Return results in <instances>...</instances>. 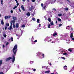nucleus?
Segmentation results:
<instances>
[{
	"instance_id": "c03bdc74",
	"label": "nucleus",
	"mask_w": 74,
	"mask_h": 74,
	"mask_svg": "<svg viewBox=\"0 0 74 74\" xmlns=\"http://www.w3.org/2000/svg\"><path fill=\"white\" fill-rule=\"evenodd\" d=\"M33 71H36V69H34L33 70Z\"/></svg>"
},
{
	"instance_id": "20e7f679",
	"label": "nucleus",
	"mask_w": 74,
	"mask_h": 74,
	"mask_svg": "<svg viewBox=\"0 0 74 74\" xmlns=\"http://www.w3.org/2000/svg\"><path fill=\"white\" fill-rule=\"evenodd\" d=\"M11 18V16H5V19H8V18Z\"/></svg>"
},
{
	"instance_id": "f03ea898",
	"label": "nucleus",
	"mask_w": 74,
	"mask_h": 74,
	"mask_svg": "<svg viewBox=\"0 0 74 74\" xmlns=\"http://www.w3.org/2000/svg\"><path fill=\"white\" fill-rule=\"evenodd\" d=\"M12 19H13V20L11 21V22H15L17 20V18L14 16L12 17Z\"/></svg>"
},
{
	"instance_id": "0e129e2a",
	"label": "nucleus",
	"mask_w": 74,
	"mask_h": 74,
	"mask_svg": "<svg viewBox=\"0 0 74 74\" xmlns=\"http://www.w3.org/2000/svg\"><path fill=\"white\" fill-rule=\"evenodd\" d=\"M49 64L50 65H52V64H51V62L49 63Z\"/></svg>"
},
{
	"instance_id": "7ed1b4c3",
	"label": "nucleus",
	"mask_w": 74,
	"mask_h": 74,
	"mask_svg": "<svg viewBox=\"0 0 74 74\" xmlns=\"http://www.w3.org/2000/svg\"><path fill=\"white\" fill-rule=\"evenodd\" d=\"M11 59H12V57H9V58H7L5 59V62H7L8 61H9Z\"/></svg>"
},
{
	"instance_id": "dca6fc26",
	"label": "nucleus",
	"mask_w": 74,
	"mask_h": 74,
	"mask_svg": "<svg viewBox=\"0 0 74 74\" xmlns=\"http://www.w3.org/2000/svg\"><path fill=\"white\" fill-rule=\"evenodd\" d=\"M50 73V71H45V73H46V74H48V73Z\"/></svg>"
},
{
	"instance_id": "49530a36",
	"label": "nucleus",
	"mask_w": 74,
	"mask_h": 74,
	"mask_svg": "<svg viewBox=\"0 0 74 74\" xmlns=\"http://www.w3.org/2000/svg\"><path fill=\"white\" fill-rule=\"evenodd\" d=\"M18 10H19V12H21V9L19 8V9H18Z\"/></svg>"
},
{
	"instance_id": "72a5a7b5",
	"label": "nucleus",
	"mask_w": 74,
	"mask_h": 74,
	"mask_svg": "<svg viewBox=\"0 0 74 74\" xmlns=\"http://www.w3.org/2000/svg\"><path fill=\"white\" fill-rule=\"evenodd\" d=\"M11 41H13V38L11 37Z\"/></svg>"
},
{
	"instance_id": "412c9836",
	"label": "nucleus",
	"mask_w": 74,
	"mask_h": 74,
	"mask_svg": "<svg viewBox=\"0 0 74 74\" xmlns=\"http://www.w3.org/2000/svg\"><path fill=\"white\" fill-rule=\"evenodd\" d=\"M64 9L66 11H68V10H69V8H65Z\"/></svg>"
},
{
	"instance_id": "5fc2aeb1",
	"label": "nucleus",
	"mask_w": 74,
	"mask_h": 74,
	"mask_svg": "<svg viewBox=\"0 0 74 74\" xmlns=\"http://www.w3.org/2000/svg\"><path fill=\"white\" fill-rule=\"evenodd\" d=\"M39 27H41V24H39Z\"/></svg>"
},
{
	"instance_id": "473e14b6",
	"label": "nucleus",
	"mask_w": 74,
	"mask_h": 74,
	"mask_svg": "<svg viewBox=\"0 0 74 74\" xmlns=\"http://www.w3.org/2000/svg\"><path fill=\"white\" fill-rule=\"evenodd\" d=\"M62 24H60L59 25V27H60V26H62Z\"/></svg>"
},
{
	"instance_id": "680f3d73",
	"label": "nucleus",
	"mask_w": 74,
	"mask_h": 74,
	"mask_svg": "<svg viewBox=\"0 0 74 74\" xmlns=\"http://www.w3.org/2000/svg\"><path fill=\"white\" fill-rule=\"evenodd\" d=\"M71 29L72 31L73 30V28H72V27L71 28Z\"/></svg>"
},
{
	"instance_id": "f257e3e1",
	"label": "nucleus",
	"mask_w": 74,
	"mask_h": 74,
	"mask_svg": "<svg viewBox=\"0 0 74 74\" xmlns=\"http://www.w3.org/2000/svg\"><path fill=\"white\" fill-rule=\"evenodd\" d=\"M17 48H18V45H15L12 49L13 52L14 53V54L12 55V62L13 63H14V62H15V56L16 54V52H17L18 51Z\"/></svg>"
},
{
	"instance_id": "a878e982",
	"label": "nucleus",
	"mask_w": 74,
	"mask_h": 74,
	"mask_svg": "<svg viewBox=\"0 0 74 74\" xmlns=\"http://www.w3.org/2000/svg\"><path fill=\"white\" fill-rule=\"evenodd\" d=\"M58 15L59 16H62V14H58Z\"/></svg>"
},
{
	"instance_id": "13d9d810",
	"label": "nucleus",
	"mask_w": 74,
	"mask_h": 74,
	"mask_svg": "<svg viewBox=\"0 0 74 74\" xmlns=\"http://www.w3.org/2000/svg\"><path fill=\"white\" fill-rule=\"evenodd\" d=\"M29 0H27V2L28 3H29V2H30Z\"/></svg>"
},
{
	"instance_id": "6e6552de",
	"label": "nucleus",
	"mask_w": 74,
	"mask_h": 74,
	"mask_svg": "<svg viewBox=\"0 0 74 74\" xmlns=\"http://www.w3.org/2000/svg\"><path fill=\"white\" fill-rule=\"evenodd\" d=\"M16 28H18V27H19V23H17L16 24Z\"/></svg>"
},
{
	"instance_id": "09e8293b",
	"label": "nucleus",
	"mask_w": 74,
	"mask_h": 74,
	"mask_svg": "<svg viewBox=\"0 0 74 74\" xmlns=\"http://www.w3.org/2000/svg\"><path fill=\"white\" fill-rule=\"evenodd\" d=\"M0 74H4V73H3V72H0Z\"/></svg>"
},
{
	"instance_id": "3c124183",
	"label": "nucleus",
	"mask_w": 74,
	"mask_h": 74,
	"mask_svg": "<svg viewBox=\"0 0 74 74\" xmlns=\"http://www.w3.org/2000/svg\"><path fill=\"white\" fill-rule=\"evenodd\" d=\"M72 38L71 39L72 40H74V38Z\"/></svg>"
},
{
	"instance_id": "79ce46f5",
	"label": "nucleus",
	"mask_w": 74,
	"mask_h": 74,
	"mask_svg": "<svg viewBox=\"0 0 74 74\" xmlns=\"http://www.w3.org/2000/svg\"><path fill=\"white\" fill-rule=\"evenodd\" d=\"M42 56H43L42 57L43 58H44V54H42Z\"/></svg>"
},
{
	"instance_id": "2f4dec72",
	"label": "nucleus",
	"mask_w": 74,
	"mask_h": 74,
	"mask_svg": "<svg viewBox=\"0 0 74 74\" xmlns=\"http://www.w3.org/2000/svg\"><path fill=\"white\" fill-rule=\"evenodd\" d=\"M22 27H25V25H23L22 26Z\"/></svg>"
},
{
	"instance_id": "bf43d9fd",
	"label": "nucleus",
	"mask_w": 74,
	"mask_h": 74,
	"mask_svg": "<svg viewBox=\"0 0 74 74\" xmlns=\"http://www.w3.org/2000/svg\"><path fill=\"white\" fill-rule=\"evenodd\" d=\"M9 44V43L8 42H7L6 44V45H8V44Z\"/></svg>"
},
{
	"instance_id": "052dcab7",
	"label": "nucleus",
	"mask_w": 74,
	"mask_h": 74,
	"mask_svg": "<svg viewBox=\"0 0 74 74\" xmlns=\"http://www.w3.org/2000/svg\"><path fill=\"white\" fill-rule=\"evenodd\" d=\"M58 23V21H56V23Z\"/></svg>"
},
{
	"instance_id": "ea45409f",
	"label": "nucleus",
	"mask_w": 74,
	"mask_h": 74,
	"mask_svg": "<svg viewBox=\"0 0 74 74\" xmlns=\"http://www.w3.org/2000/svg\"><path fill=\"white\" fill-rule=\"evenodd\" d=\"M7 29V26H6L5 27V30H6Z\"/></svg>"
},
{
	"instance_id": "c756f323",
	"label": "nucleus",
	"mask_w": 74,
	"mask_h": 74,
	"mask_svg": "<svg viewBox=\"0 0 74 74\" xmlns=\"http://www.w3.org/2000/svg\"><path fill=\"white\" fill-rule=\"evenodd\" d=\"M61 58L62 59H64V60H65V59H66V58H65L64 57H62Z\"/></svg>"
},
{
	"instance_id": "0eeeda50",
	"label": "nucleus",
	"mask_w": 74,
	"mask_h": 74,
	"mask_svg": "<svg viewBox=\"0 0 74 74\" xmlns=\"http://www.w3.org/2000/svg\"><path fill=\"white\" fill-rule=\"evenodd\" d=\"M21 8L24 11H26L25 10V8H24V7H23V5H22L21 6Z\"/></svg>"
},
{
	"instance_id": "f3484780",
	"label": "nucleus",
	"mask_w": 74,
	"mask_h": 74,
	"mask_svg": "<svg viewBox=\"0 0 74 74\" xmlns=\"http://www.w3.org/2000/svg\"><path fill=\"white\" fill-rule=\"evenodd\" d=\"M58 21L59 22H62V21L61 20V19H60V18H58L57 19Z\"/></svg>"
},
{
	"instance_id": "c9c22d12",
	"label": "nucleus",
	"mask_w": 74,
	"mask_h": 74,
	"mask_svg": "<svg viewBox=\"0 0 74 74\" xmlns=\"http://www.w3.org/2000/svg\"><path fill=\"white\" fill-rule=\"evenodd\" d=\"M53 10L54 11H56V9L55 8H53Z\"/></svg>"
},
{
	"instance_id": "7c9ffc66",
	"label": "nucleus",
	"mask_w": 74,
	"mask_h": 74,
	"mask_svg": "<svg viewBox=\"0 0 74 74\" xmlns=\"http://www.w3.org/2000/svg\"><path fill=\"white\" fill-rule=\"evenodd\" d=\"M50 26H51V25L49 24L48 25V28H50Z\"/></svg>"
},
{
	"instance_id": "58836bf2",
	"label": "nucleus",
	"mask_w": 74,
	"mask_h": 74,
	"mask_svg": "<svg viewBox=\"0 0 74 74\" xmlns=\"http://www.w3.org/2000/svg\"><path fill=\"white\" fill-rule=\"evenodd\" d=\"M15 1H16V3H18V0H15Z\"/></svg>"
},
{
	"instance_id": "8fccbe9b",
	"label": "nucleus",
	"mask_w": 74,
	"mask_h": 74,
	"mask_svg": "<svg viewBox=\"0 0 74 74\" xmlns=\"http://www.w3.org/2000/svg\"><path fill=\"white\" fill-rule=\"evenodd\" d=\"M16 5H17V6H18V5H19V3H17Z\"/></svg>"
},
{
	"instance_id": "1a4fd4ad",
	"label": "nucleus",
	"mask_w": 74,
	"mask_h": 74,
	"mask_svg": "<svg viewBox=\"0 0 74 74\" xmlns=\"http://www.w3.org/2000/svg\"><path fill=\"white\" fill-rule=\"evenodd\" d=\"M26 15L27 16H30V13L29 12H28L26 14Z\"/></svg>"
},
{
	"instance_id": "4d7b16f0",
	"label": "nucleus",
	"mask_w": 74,
	"mask_h": 74,
	"mask_svg": "<svg viewBox=\"0 0 74 74\" xmlns=\"http://www.w3.org/2000/svg\"><path fill=\"white\" fill-rule=\"evenodd\" d=\"M56 0H54V3H55V2H56Z\"/></svg>"
},
{
	"instance_id": "de8ad7c7",
	"label": "nucleus",
	"mask_w": 74,
	"mask_h": 74,
	"mask_svg": "<svg viewBox=\"0 0 74 74\" xmlns=\"http://www.w3.org/2000/svg\"><path fill=\"white\" fill-rule=\"evenodd\" d=\"M10 12H11V13H13V10H11L10 11Z\"/></svg>"
},
{
	"instance_id": "9b49d317",
	"label": "nucleus",
	"mask_w": 74,
	"mask_h": 74,
	"mask_svg": "<svg viewBox=\"0 0 74 74\" xmlns=\"http://www.w3.org/2000/svg\"><path fill=\"white\" fill-rule=\"evenodd\" d=\"M47 20L49 22H51V18H48Z\"/></svg>"
},
{
	"instance_id": "4be33fe9",
	"label": "nucleus",
	"mask_w": 74,
	"mask_h": 74,
	"mask_svg": "<svg viewBox=\"0 0 74 74\" xmlns=\"http://www.w3.org/2000/svg\"><path fill=\"white\" fill-rule=\"evenodd\" d=\"M5 25L6 26H9V23H6Z\"/></svg>"
},
{
	"instance_id": "e433bc0d",
	"label": "nucleus",
	"mask_w": 74,
	"mask_h": 74,
	"mask_svg": "<svg viewBox=\"0 0 74 74\" xmlns=\"http://www.w3.org/2000/svg\"><path fill=\"white\" fill-rule=\"evenodd\" d=\"M68 27H70V26H68L66 27V29H68Z\"/></svg>"
},
{
	"instance_id": "b1692460",
	"label": "nucleus",
	"mask_w": 74,
	"mask_h": 74,
	"mask_svg": "<svg viewBox=\"0 0 74 74\" xmlns=\"http://www.w3.org/2000/svg\"><path fill=\"white\" fill-rule=\"evenodd\" d=\"M40 21V20L39 19H38L37 20V23H39V21Z\"/></svg>"
},
{
	"instance_id": "cd10ccee",
	"label": "nucleus",
	"mask_w": 74,
	"mask_h": 74,
	"mask_svg": "<svg viewBox=\"0 0 74 74\" xmlns=\"http://www.w3.org/2000/svg\"><path fill=\"white\" fill-rule=\"evenodd\" d=\"M67 1H68V2H69V4H71V1H70L69 0H66Z\"/></svg>"
},
{
	"instance_id": "c85d7f7f",
	"label": "nucleus",
	"mask_w": 74,
	"mask_h": 74,
	"mask_svg": "<svg viewBox=\"0 0 74 74\" xmlns=\"http://www.w3.org/2000/svg\"><path fill=\"white\" fill-rule=\"evenodd\" d=\"M1 1L2 5H3V0H1Z\"/></svg>"
},
{
	"instance_id": "6ab92c4d",
	"label": "nucleus",
	"mask_w": 74,
	"mask_h": 74,
	"mask_svg": "<svg viewBox=\"0 0 74 74\" xmlns=\"http://www.w3.org/2000/svg\"><path fill=\"white\" fill-rule=\"evenodd\" d=\"M2 60H0V66L1 65V64H2Z\"/></svg>"
},
{
	"instance_id": "e2e57ef3",
	"label": "nucleus",
	"mask_w": 74,
	"mask_h": 74,
	"mask_svg": "<svg viewBox=\"0 0 74 74\" xmlns=\"http://www.w3.org/2000/svg\"><path fill=\"white\" fill-rule=\"evenodd\" d=\"M5 47V46L4 45H3V48H4Z\"/></svg>"
},
{
	"instance_id": "774afa93",
	"label": "nucleus",
	"mask_w": 74,
	"mask_h": 74,
	"mask_svg": "<svg viewBox=\"0 0 74 74\" xmlns=\"http://www.w3.org/2000/svg\"><path fill=\"white\" fill-rule=\"evenodd\" d=\"M23 1H25V0H22Z\"/></svg>"
},
{
	"instance_id": "f704fd0d",
	"label": "nucleus",
	"mask_w": 74,
	"mask_h": 74,
	"mask_svg": "<svg viewBox=\"0 0 74 74\" xmlns=\"http://www.w3.org/2000/svg\"><path fill=\"white\" fill-rule=\"evenodd\" d=\"M38 55H40L41 54V52H38Z\"/></svg>"
},
{
	"instance_id": "423d86ee",
	"label": "nucleus",
	"mask_w": 74,
	"mask_h": 74,
	"mask_svg": "<svg viewBox=\"0 0 74 74\" xmlns=\"http://www.w3.org/2000/svg\"><path fill=\"white\" fill-rule=\"evenodd\" d=\"M10 24L11 25L10 28H8V29H9V30H11V29H12V23H10Z\"/></svg>"
},
{
	"instance_id": "338daca9",
	"label": "nucleus",
	"mask_w": 74,
	"mask_h": 74,
	"mask_svg": "<svg viewBox=\"0 0 74 74\" xmlns=\"http://www.w3.org/2000/svg\"><path fill=\"white\" fill-rule=\"evenodd\" d=\"M50 74H55V73H52Z\"/></svg>"
},
{
	"instance_id": "a19ab883",
	"label": "nucleus",
	"mask_w": 74,
	"mask_h": 74,
	"mask_svg": "<svg viewBox=\"0 0 74 74\" xmlns=\"http://www.w3.org/2000/svg\"><path fill=\"white\" fill-rule=\"evenodd\" d=\"M32 20H33V21H35V18H32Z\"/></svg>"
},
{
	"instance_id": "a18cd8bd",
	"label": "nucleus",
	"mask_w": 74,
	"mask_h": 74,
	"mask_svg": "<svg viewBox=\"0 0 74 74\" xmlns=\"http://www.w3.org/2000/svg\"><path fill=\"white\" fill-rule=\"evenodd\" d=\"M41 5L42 7H43V6L44 5V4L43 3H41Z\"/></svg>"
},
{
	"instance_id": "f8f14e48",
	"label": "nucleus",
	"mask_w": 74,
	"mask_h": 74,
	"mask_svg": "<svg viewBox=\"0 0 74 74\" xmlns=\"http://www.w3.org/2000/svg\"><path fill=\"white\" fill-rule=\"evenodd\" d=\"M58 35V34L56 32L55 33L53 34V36L54 37H55L56 36H57Z\"/></svg>"
},
{
	"instance_id": "393cba45",
	"label": "nucleus",
	"mask_w": 74,
	"mask_h": 74,
	"mask_svg": "<svg viewBox=\"0 0 74 74\" xmlns=\"http://www.w3.org/2000/svg\"><path fill=\"white\" fill-rule=\"evenodd\" d=\"M17 8V6L15 5L13 8V10H15V8Z\"/></svg>"
},
{
	"instance_id": "37998d69",
	"label": "nucleus",
	"mask_w": 74,
	"mask_h": 74,
	"mask_svg": "<svg viewBox=\"0 0 74 74\" xmlns=\"http://www.w3.org/2000/svg\"><path fill=\"white\" fill-rule=\"evenodd\" d=\"M32 44H35V43H34V42L33 41H32Z\"/></svg>"
},
{
	"instance_id": "5701e85b",
	"label": "nucleus",
	"mask_w": 74,
	"mask_h": 74,
	"mask_svg": "<svg viewBox=\"0 0 74 74\" xmlns=\"http://www.w3.org/2000/svg\"><path fill=\"white\" fill-rule=\"evenodd\" d=\"M3 36L4 37H5H5H7V35L6 34H4Z\"/></svg>"
},
{
	"instance_id": "4c0bfd02",
	"label": "nucleus",
	"mask_w": 74,
	"mask_h": 74,
	"mask_svg": "<svg viewBox=\"0 0 74 74\" xmlns=\"http://www.w3.org/2000/svg\"><path fill=\"white\" fill-rule=\"evenodd\" d=\"M31 1H32V2H35V1L36 0H32Z\"/></svg>"
},
{
	"instance_id": "ddd939ff",
	"label": "nucleus",
	"mask_w": 74,
	"mask_h": 74,
	"mask_svg": "<svg viewBox=\"0 0 74 74\" xmlns=\"http://www.w3.org/2000/svg\"><path fill=\"white\" fill-rule=\"evenodd\" d=\"M33 6H32L31 8H30L29 9V11H32V10H33Z\"/></svg>"
},
{
	"instance_id": "a211bd4d",
	"label": "nucleus",
	"mask_w": 74,
	"mask_h": 74,
	"mask_svg": "<svg viewBox=\"0 0 74 74\" xmlns=\"http://www.w3.org/2000/svg\"><path fill=\"white\" fill-rule=\"evenodd\" d=\"M68 50L69 51V52H72V50H71V49L70 48L68 49Z\"/></svg>"
},
{
	"instance_id": "864d4df0",
	"label": "nucleus",
	"mask_w": 74,
	"mask_h": 74,
	"mask_svg": "<svg viewBox=\"0 0 74 74\" xmlns=\"http://www.w3.org/2000/svg\"><path fill=\"white\" fill-rule=\"evenodd\" d=\"M33 63V62L31 61V62H30V63H31V64H32V63Z\"/></svg>"
},
{
	"instance_id": "aec40b11",
	"label": "nucleus",
	"mask_w": 74,
	"mask_h": 74,
	"mask_svg": "<svg viewBox=\"0 0 74 74\" xmlns=\"http://www.w3.org/2000/svg\"><path fill=\"white\" fill-rule=\"evenodd\" d=\"M1 23L2 25H4V22H3V20H2L1 22Z\"/></svg>"
},
{
	"instance_id": "69168bd1",
	"label": "nucleus",
	"mask_w": 74,
	"mask_h": 74,
	"mask_svg": "<svg viewBox=\"0 0 74 74\" xmlns=\"http://www.w3.org/2000/svg\"><path fill=\"white\" fill-rule=\"evenodd\" d=\"M32 40H34V38H33V37H32Z\"/></svg>"
},
{
	"instance_id": "4468645a",
	"label": "nucleus",
	"mask_w": 74,
	"mask_h": 74,
	"mask_svg": "<svg viewBox=\"0 0 74 74\" xmlns=\"http://www.w3.org/2000/svg\"><path fill=\"white\" fill-rule=\"evenodd\" d=\"M73 37V33H72L71 34L70 37L71 38H72Z\"/></svg>"
},
{
	"instance_id": "603ef678",
	"label": "nucleus",
	"mask_w": 74,
	"mask_h": 74,
	"mask_svg": "<svg viewBox=\"0 0 74 74\" xmlns=\"http://www.w3.org/2000/svg\"><path fill=\"white\" fill-rule=\"evenodd\" d=\"M34 42H37V40H35L34 41Z\"/></svg>"
},
{
	"instance_id": "bb28decb",
	"label": "nucleus",
	"mask_w": 74,
	"mask_h": 74,
	"mask_svg": "<svg viewBox=\"0 0 74 74\" xmlns=\"http://www.w3.org/2000/svg\"><path fill=\"white\" fill-rule=\"evenodd\" d=\"M63 55H65V56H66V55H67V53H64L63 54Z\"/></svg>"
},
{
	"instance_id": "39448f33",
	"label": "nucleus",
	"mask_w": 74,
	"mask_h": 74,
	"mask_svg": "<svg viewBox=\"0 0 74 74\" xmlns=\"http://www.w3.org/2000/svg\"><path fill=\"white\" fill-rule=\"evenodd\" d=\"M15 22H14V21H13L12 22H11V23H13V28H15Z\"/></svg>"
},
{
	"instance_id": "9d476101",
	"label": "nucleus",
	"mask_w": 74,
	"mask_h": 74,
	"mask_svg": "<svg viewBox=\"0 0 74 74\" xmlns=\"http://www.w3.org/2000/svg\"><path fill=\"white\" fill-rule=\"evenodd\" d=\"M67 66L66 65H65V66H64L63 68H64V70H66L67 69Z\"/></svg>"
},
{
	"instance_id": "2eb2a0df",
	"label": "nucleus",
	"mask_w": 74,
	"mask_h": 74,
	"mask_svg": "<svg viewBox=\"0 0 74 74\" xmlns=\"http://www.w3.org/2000/svg\"><path fill=\"white\" fill-rule=\"evenodd\" d=\"M50 24L52 26L53 25H54V24H53V21H51L50 22Z\"/></svg>"
},
{
	"instance_id": "6e6d98bb",
	"label": "nucleus",
	"mask_w": 74,
	"mask_h": 74,
	"mask_svg": "<svg viewBox=\"0 0 74 74\" xmlns=\"http://www.w3.org/2000/svg\"><path fill=\"white\" fill-rule=\"evenodd\" d=\"M45 7H46V6H45L43 8V9L44 10H45Z\"/></svg>"
}]
</instances>
